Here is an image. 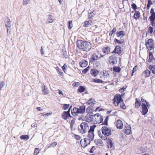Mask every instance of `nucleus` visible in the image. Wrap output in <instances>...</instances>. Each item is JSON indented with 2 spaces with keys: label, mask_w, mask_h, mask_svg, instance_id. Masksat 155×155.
Here are the masks:
<instances>
[{
  "label": "nucleus",
  "mask_w": 155,
  "mask_h": 155,
  "mask_svg": "<svg viewBox=\"0 0 155 155\" xmlns=\"http://www.w3.org/2000/svg\"><path fill=\"white\" fill-rule=\"evenodd\" d=\"M125 35L124 31H123L117 32L116 33L117 36L118 37H120V38L123 37Z\"/></svg>",
  "instance_id": "aec40b11"
},
{
  "label": "nucleus",
  "mask_w": 155,
  "mask_h": 155,
  "mask_svg": "<svg viewBox=\"0 0 155 155\" xmlns=\"http://www.w3.org/2000/svg\"><path fill=\"white\" fill-rule=\"evenodd\" d=\"M57 68H58V70H57V71L59 72V74L60 75H62L63 72H61L62 70L61 69L59 68L58 67H57Z\"/></svg>",
  "instance_id": "4d7b16f0"
},
{
  "label": "nucleus",
  "mask_w": 155,
  "mask_h": 155,
  "mask_svg": "<svg viewBox=\"0 0 155 155\" xmlns=\"http://www.w3.org/2000/svg\"><path fill=\"white\" fill-rule=\"evenodd\" d=\"M96 126L95 125H93V126L90 127V129L88 131V134L87 136V137L90 139L91 140H93L94 138V130Z\"/></svg>",
  "instance_id": "20e7f679"
},
{
  "label": "nucleus",
  "mask_w": 155,
  "mask_h": 155,
  "mask_svg": "<svg viewBox=\"0 0 155 155\" xmlns=\"http://www.w3.org/2000/svg\"><path fill=\"white\" fill-rule=\"evenodd\" d=\"M71 113L74 116L78 115L79 114L78 108L76 107L73 108V109L71 110Z\"/></svg>",
  "instance_id": "ddd939ff"
},
{
  "label": "nucleus",
  "mask_w": 155,
  "mask_h": 155,
  "mask_svg": "<svg viewBox=\"0 0 155 155\" xmlns=\"http://www.w3.org/2000/svg\"><path fill=\"white\" fill-rule=\"evenodd\" d=\"M131 127H130L129 126L127 127L126 128L124 129V132L127 135H128L130 134L131 133Z\"/></svg>",
  "instance_id": "c85d7f7f"
},
{
  "label": "nucleus",
  "mask_w": 155,
  "mask_h": 155,
  "mask_svg": "<svg viewBox=\"0 0 155 155\" xmlns=\"http://www.w3.org/2000/svg\"><path fill=\"white\" fill-rule=\"evenodd\" d=\"M131 6L133 9L134 10V11H136V9L137 8V6L136 5L135 3H133L131 5Z\"/></svg>",
  "instance_id": "603ef678"
},
{
  "label": "nucleus",
  "mask_w": 155,
  "mask_h": 155,
  "mask_svg": "<svg viewBox=\"0 0 155 155\" xmlns=\"http://www.w3.org/2000/svg\"><path fill=\"white\" fill-rule=\"evenodd\" d=\"M39 152V149L38 148H35L34 153V155H37Z\"/></svg>",
  "instance_id": "a18cd8bd"
},
{
  "label": "nucleus",
  "mask_w": 155,
  "mask_h": 155,
  "mask_svg": "<svg viewBox=\"0 0 155 155\" xmlns=\"http://www.w3.org/2000/svg\"><path fill=\"white\" fill-rule=\"evenodd\" d=\"M109 59V62L110 64L113 65L117 63V57L115 56H111L110 57Z\"/></svg>",
  "instance_id": "1a4fd4ad"
},
{
  "label": "nucleus",
  "mask_w": 155,
  "mask_h": 155,
  "mask_svg": "<svg viewBox=\"0 0 155 155\" xmlns=\"http://www.w3.org/2000/svg\"><path fill=\"white\" fill-rule=\"evenodd\" d=\"M93 122L94 124H100L102 122L103 120V117L99 113H97L93 115Z\"/></svg>",
  "instance_id": "7ed1b4c3"
},
{
  "label": "nucleus",
  "mask_w": 155,
  "mask_h": 155,
  "mask_svg": "<svg viewBox=\"0 0 155 155\" xmlns=\"http://www.w3.org/2000/svg\"><path fill=\"white\" fill-rule=\"evenodd\" d=\"M94 147V146H93L92 147L90 151V153H93V151H94V150L95 149H94L93 150V149Z\"/></svg>",
  "instance_id": "69168bd1"
},
{
  "label": "nucleus",
  "mask_w": 155,
  "mask_h": 155,
  "mask_svg": "<svg viewBox=\"0 0 155 155\" xmlns=\"http://www.w3.org/2000/svg\"><path fill=\"white\" fill-rule=\"evenodd\" d=\"M90 142L91 139H90L84 138L83 140L82 139L81 140L80 143L81 146L83 148H85L89 144Z\"/></svg>",
  "instance_id": "0eeeda50"
},
{
  "label": "nucleus",
  "mask_w": 155,
  "mask_h": 155,
  "mask_svg": "<svg viewBox=\"0 0 155 155\" xmlns=\"http://www.w3.org/2000/svg\"><path fill=\"white\" fill-rule=\"evenodd\" d=\"M61 116L62 118L64 120H67L69 118V117H72V116H70L67 113H64V111L62 114Z\"/></svg>",
  "instance_id": "a211bd4d"
},
{
  "label": "nucleus",
  "mask_w": 155,
  "mask_h": 155,
  "mask_svg": "<svg viewBox=\"0 0 155 155\" xmlns=\"http://www.w3.org/2000/svg\"><path fill=\"white\" fill-rule=\"evenodd\" d=\"M93 107L91 106H89L86 109V111L87 113H92V110H93Z\"/></svg>",
  "instance_id": "4c0bfd02"
},
{
  "label": "nucleus",
  "mask_w": 155,
  "mask_h": 155,
  "mask_svg": "<svg viewBox=\"0 0 155 155\" xmlns=\"http://www.w3.org/2000/svg\"><path fill=\"white\" fill-rule=\"evenodd\" d=\"M42 92L44 95H47L49 93V90L47 87L44 85H42Z\"/></svg>",
  "instance_id": "4468645a"
},
{
  "label": "nucleus",
  "mask_w": 155,
  "mask_h": 155,
  "mask_svg": "<svg viewBox=\"0 0 155 155\" xmlns=\"http://www.w3.org/2000/svg\"><path fill=\"white\" fill-rule=\"evenodd\" d=\"M78 109L79 114H82L84 112L85 110V106H82L79 107Z\"/></svg>",
  "instance_id": "393cba45"
},
{
  "label": "nucleus",
  "mask_w": 155,
  "mask_h": 155,
  "mask_svg": "<svg viewBox=\"0 0 155 155\" xmlns=\"http://www.w3.org/2000/svg\"><path fill=\"white\" fill-rule=\"evenodd\" d=\"M120 107L121 108H123V109H125L126 106L125 105V104L123 102H121L120 103Z\"/></svg>",
  "instance_id": "6e6d98bb"
},
{
  "label": "nucleus",
  "mask_w": 155,
  "mask_h": 155,
  "mask_svg": "<svg viewBox=\"0 0 155 155\" xmlns=\"http://www.w3.org/2000/svg\"><path fill=\"white\" fill-rule=\"evenodd\" d=\"M90 67L89 66L87 67V68L83 70L82 71V72L84 74H86L88 70L89 69Z\"/></svg>",
  "instance_id": "49530a36"
},
{
  "label": "nucleus",
  "mask_w": 155,
  "mask_h": 155,
  "mask_svg": "<svg viewBox=\"0 0 155 155\" xmlns=\"http://www.w3.org/2000/svg\"><path fill=\"white\" fill-rule=\"evenodd\" d=\"M79 64L81 67H85L87 65L88 62L85 60H83L80 62Z\"/></svg>",
  "instance_id": "412c9836"
},
{
  "label": "nucleus",
  "mask_w": 155,
  "mask_h": 155,
  "mask_svg": "<svg viewBox=\"0 0 155 155\" xmlns=\"http://www.w3.org/2000/svg\"><path fill=\"white\" fill-rule=\"evenodd\" d=\"M122 95L120 94H116L114 96L113 100H115L117 102H118V103H120L121 102H122L123 101L122 98Z\"/></svg>",
  "instance_id": "9b49d317"
},
{
  "label": "nucleus",
  "mask_w": 155,
  "mask_h": 155,
  "mask_svg": "<svg viewBox=\"0 0 155 155\" xmlns=\"http://www.w3.org/2000/svg\"><path fill=\"white\" fill-rule=\"evenodd\" d=\"M110 48L107 47L103 48L102 50L104 54H107L110 52Z\"/></svg>",
  "instance_id": "a878e982"
},
{
  "label": "nucleus",
  "mask_w": 155,
  "mask_h": 155,
  "mask_svg": "<svg viewBox=\"0 0 155 155\" xmlns=\"http://www.w3.org/2000/svg\"><path fill=\"white\" fill-rule=\"evenodd\" d=\"M149 69L152 71L153 74H155V66H150L149 67Z\"/></svg>",
  "instance_id": "79ce46f5"
},
{
  "label": "nucleus",
  "mask_w": 155,
  "mask_h": 155,
  "mask_svg": "<svg viewBox=\"0 0 155 155\" xmlns=\"http://www.w3.org/2000/svg\"><path fill=\"white\" fill-rule=\"evenodd\" d=\"M104 72H105V74L104 75V76L106 77V78H107V77H108L109 75V74H108V73L106 71H105Z\"/></svg>",
  "instance_id": "0e129e2a"
},
{
  "label": "nucleus",
  "mask_w": 155,
  "mask_h": 155,
  "mask_svg": "<svg viewBox=\"0 0 155 155\" xmlns=\"http://www.w3.org/2000/svg\"><path fill=\"white\" fill-rule=\"evenodd\" d=\"M124 41V39H121L120 38V40H118L116 38H115L114 40V42L115 43H117L118 44H123Z\"/></svg>",
  "instance_id": "e433bc0d"
},
{
  "label": "nucleus",
  "mask_w": 155,
  "mask_h": 155,
  "mask_svg": "<svg viewBox=\"0 0 155 155\" xmlns=\"http://www.w3.org/2000/svg\"><path fill=\"white\" fill-rule=\"evenodd\" d=\"M113 70L114 72L119 73L121 70L120 68L119 67H113Z\"/></svg>",
  "instance_id": "72a5a7b5"
},
{
  "label": "nucleus",
  "mask_w": 155,
  "mask_h": 155,
  "mask_svg": "<svg viewBox=\"0 0 155 155\" xmlns=\"http://www.w3.org/2000/svg\"><path fill=\"white\" fill-rule=\"evenodd\" d=\"M135 13L134 14V17L135 19L138 18L140 16V12L138 11H135Z\"/></svg>",
  "instance_id": "7c9ffc66"
},
{
  "label": "nucleus",
  "mask_w": 155,
  "mask_h": 155,
  "mask_svg": "<svg viewBox=\"0 0 155 155\" xmlns=\"http://www.w3.org/2000/svg\"><path fill=\"white\" fill-rule=\"evenodd\" d=\"M113 102H114V105L116 106H117L118 105H119V103H118V102H117V101L115 100H113Z\"/></svg>",
  "instance_id": "bf43d9fd"
},
{
  "label": "nucleus",
  "mask_w": 155,
  "mask_h": 155,
  "mask_svg": "<svg viewBox=\"0 0 155 155\" xmlns=\"http://www.w3.org/2000/svg\"><path fill=\"white\" fill-rule=\"evenodd\" d=\"M107 146L108 148H111L113 145V143L111 139L108 138L107 140Z\"/></svg>",
  "instance_id": "b1692460"
},
{
  "label": "nucleus",
  "mask_w": 155,
  "mask_h": 155,
  "mask_svg": "<svg viewBox=\"0 0 155 155\" xmlns=\"http://www.w3.org/2000/svg\"><path fill=\"white\" fill-rule=\"evenodd\" d=\"M86 89V87L85 86H80L78 89V91L80 93H82L84 92Z\"/></svg>",
  "instance_id": "cd10ccee"
},
{
  "label": "nucleus",
  "mask_w": 155,
  "mask_h": 155,
  "mask_svg": "<svg viewBox=\"0 0 155 155\" xmlns=\"http://www.w3.org/2000/svg\"><path fill=\"white\" fill-rule=\"evenodd\" d=\"M109 117L108 116H107L105 117V118L104 120V121L102 124L103 125H107L108 124V120Z\"/></svg>",
  "instance_id": "a19ab883"
},
{
  "label": "nucleus",
  "mask_w": 155,
  "mask_h": 155,
  "mask_svg": "<svg viewBox=\"0 0 155 155\" xmlns=\"http://www.w3.org/2000/svg\"><path fill=\"white\" fill-rule=\"evenodd\" d=\"M77 45L79 49L83 51H88L91 48V45L90 43L82 40H78Z\"/></svg>",
  "instance_id": "f257e3e1"
},
{
  "label": "nucleus",
  "mask_w": 155,
  "mask_h": 155,
  "mask_svg": "<svg viewBox=\"0 0 155 155\" xmlns=\"http://www.w3.org/2000/svg\"><path fill=\"white\" fill-rule=\"evenodd\" d=\"M96 103V101L93 99H91L89 100L87 103L88 105H91V106L94 105Z\"/></svg>",
  "instance_id": "bb28decb"
},
{
  "label": "nucleus",
  "mask_w": 155,
  "mask_h": 155,
  "mask_svg": "<svg viewBox=\"0 0 155 155\" xmlns=\"http://www.w3.org/2000/svg\"><path fill=\"white\" fill-rule=\"evenodd\" d=\"M10 22V20L9 18H8L6 23H5V25L7 28V32L8 34V33L9 28H10L11 27Z\"/></svg>",
  "instance_id": "4be33fe9"
},
{
  "label": "nucleus",
  "mask_w": 155,
  "mask_h": 155,
  "mask_svg": "<svg viewBox=\"0 0 155 155\" xmlns=\"http://www.w3.org/2000/svg\"><path fill=\"white\" fill-rule=\"evenodd\" d=\"M102 132L105 136H109L111 134V129L107 126H103L101 129Z\"/></svg>",
  "instance_id": "39448f33"
},
{
  "label": "nucleus",
  "mask_w": 155,
  "mask_h": 155,
  "mask_svg": "<svg viewBox=\"0 0 155 155\" xmlns=\"http://www.w3.org/2000/svg\"><path fill=\"white\" fill-rule=\"evenodd\" d=\"M74 137L77 140H80L81 139L80 137L78 135H75L74 136Z\"/></svg>",
  "instance_id": "680f3d73"
},
{
  "label": "nucleus",
  "mask_w": 155,
  "mask_h": 155,
  "mask_svg": "<svg viewBox=\"0 0 155 155\" xmlns=\"http://www.w3.org/2000/svg\"><path fill=\"white\" fill-rule=\"evenodd\" d=\"M153 59V55L151 52H149V56L148 59V61L150 62H151Z\"/></svg>",
  "instance_id": "f704fd0d"
},
{
  "label": "nucleus",
  "mask_w": 155,
  "mask_h": 155,
  "mask_svg": "<svg viewBox=\"0 0 155 155\" xmlns=\"http://www.w3.org/2000/svg\"><path fill=\"white\" fill-rule=\"evenodd\" d=\"M150 13L151 14V16H155V12H154V9L153 8H151L150 11Z\"/></svg>",
  "instance_id": "8fccbe9b"
},
{
  "label": "nucleus",
  "mask_w": 155,
  "mask_h": 155,
  "mask_svg": "<svg viewBox=\"0 0 155 155\" xmlns=\"http://www.w3.org/2000/svg\"><path fill=\"white\" fill-rule=\"evenodd\" d=\"M93 25V22L91 20L85 21L84 23V26L86 27H90Z\"/></svg>",
  "instance_id": "5701e85b"
},
{
  "label": "nucleus",
  "mask_w": 155,
  "mask_h": 155,
  "mask_svg": "<svg viewBox=\"0 0 155 155\" xmlns=\"http://www.w3.org/2000/svg\"><path fill=\"white\" fill-rule=\"evenodd\" d=\"M68 28L69 29H71L73 27L72 21L71 20L68 21Z\"/></svg>",
  "instance_id": "ea45409f"
},
{
  "label": "nucleus",
  "mask_w": 155,
  "mask_h": 155,
  "mask_svg": "<svg viewBox=\"0 0 155 155\" xmlns=\"http://www.w3.org/2000/svg\"><path fill=\"white\" fill-rule=\"evenodd\" d=\"M54 19H53V17L51 15H49L48 19L47 21H46L47 23H51L53 22Z\"/></svg>",
  "instance_id": "2f4dec72"
},
{
  "label": "nucleus",
  "mask_w": 155,
  "mask_h": 155,
  "mask_svg": "<svg viewBox=\"0 0 155 155\" xmlns=\"http://www.w3.org/2000/svg\"><path fill=\"white\" fill-rule=\"evenodd\" d=\"M88 124L86 122L82 123L78 127V130L82 134L87 132L89 130Z\"/></svg>",
  "instance_id": "f03ea898"
},
{
  "label": "nucleus",
  "mask_w": 155,
  "mask_h": 155,
  "mask_svg": "<svg viewBox=\"0 0 155 155\" xmlns=\"http://www.w3.org/2000/svg\"><path fill=\"white\" fill-rule=\"evenodd\" d=\"M147 4L151 5L153 4L151 0H148L147 2Z\"/></svg>",
  "instance_id": "e2e57ef3"
},
{
  "label": "nucleus",
  "mask_w": 155,
  "mask_h": 155,
  "mask_svg": "<svg viewBox=\"0 0 155 155\" xmlns=\"http://www.w3.org/2000/svg\"><path fill=\"white\" fill-rule=\"evenodd\" d=\"M99 71L96 69H93L91 70V74L94 77H96Z\"/></svg>",
  "instance_id": "dca6fc26"
},
{
  "label": "nucleus",
  "mask_w": 155,
  "mask_h": 155,
  "mask_svg": "<svg viewBox=\"0 0 155 155\" xmlns=\"http://www.w3.org/2000/svg\"><path fill=\"white\" fill-rule=\"evenodd\" d=\"M114 53L120 54L121 52V47L118 45L116 46L113 51Z\"/></svg>",
  "instance_id": "2eb2a0df"
},
{
  "label": "nucleus",
  "mask_w": 155,
  "mask_h": 155,
  "mask_svg": "<svg viewBox=\"0 0 155 155\" xmlns=\"http://www.w3.org/2000/svg\"><path fill=\"white\" fill-rule=\"evenodd\" d=\"M141 102L138 100L137 98L136 99V102L135 103V107L136 108H138L140 106Z\"/></svg>",
  "instance_id": "473e14b6"
},
{
  "label": "nucleus",
  "mask_w": 155,
  "mask_h": 155,
  "mask_svg": "<svg viewBox=\"0 0 155 155\" xmlns=\"http://www.w3.org/2000/svg\"><path fill=\"white\" fill-rule=\"evenodd\" d=\"M141 106L142 108V114L143 115H145L148 111L147 107L144 103H142Z\"/></svg>",
  "instance_id": "f8f14e48"
},
{
  "label": "nucleus",
  "mask_w": 155,
  "mask_h": 155,
  "mask_svg": "<svg viewBox=\"0 0 155 155\" xmlns=\"http://www.w3.org/2000/svg\"><path fill=\"white\" fill-rule=\"evenodd\" d=\"M150 21H155V16H150L149 18Z\"/></svg>",
  "instance_id": "13d9d810"
},
{
  "label": "nucleus",
  "mask_w": 155,
  "mask_h": 155,
  "mask_svg": "<svg viewBox=\"0 0 155 155\" xmlns=\"http://www.w3.org/2000/svg\"><path fill=\"white\" fill-rule=\"evenodd\" d=\"M41 52L42 55H43L44 54V51L42 48V47H41Z\"/></svg>",
  "instance_id": "774afa93"
},
{
  "label": "nucleus",
  "mask_w": 155,
  "mask_h": 155,
  "mask_svg": "<svg viewBox=\"0 0 155 155\" xmlns=\"http://www.w3.org/2000/svg\"><path fill=\"white\" fill-rule=\"evenodd\" d=\"M103 56H104V55L100 54V56L99 57L98 55L96 54H93L91 56L90 59V62L91 63L94 64L95 61L97 60L98 58L99 59Z\"/></svg>",
  "instance_id": "6e6552de"
},
{
  "label": "nucleus",
  "mask_w": 155,
  "mask_h": 155,
  "mask_svg": "<svg viewBox=\"0 0 155 155\" xmlns=\"http://www.w3.org/2000/svg\"><path fill=\"white\" fill-rule=\"evenodd\" d=\"M116 125L117 128L120 129H122L123 126L122 122L120 120H117Z\"/></svg>",
  "instance_id": "f3484780"
},
{
  "label": "nucleus",
  "mask_w": 155,
  "mask_h": 155,
  "mask_svg": "<svg viewBox=\"0 0 155 155\" xmlns=\"http://www.w3.org/2000/svg\"><path fill=\"white\" fill-rule=\"evenodd\" d=\"M94 82L98 83H102L104 82L103 81L100 79H94Z\"/></svg>",
  "instance_id": "37998d69"
},
{
  "label": "nucleus",
  "mask_w": 155,
  "mask_h": 155,
  "mask_svg": "<svg viewBox=\"0 0 155 155\" xmlns=\"http://www.w3.org/2000/svg\"><path fill=\"white\" fill-rule=\"evenodd\" d=\"M57 143L56 142H53L50 145V146L48 147H54L57 145Z\"/></svg>",
  "instance_id": "864d4df0"
},
{
  "label": "nucleus",
  "mask_w": 155,
  "mask_h": 155,
  "mask_svg": "<svg viewBox=\"0 0 155 155\" xmlns=\"http://www.w3.org/2000/svg\"><path fill=\"white\" fill-rule=\"evenodd\" d=\"M117 29L115 27H114L113 28V29L111 31V32L113 33H115Z\"/></svg>",
  "instance_id": "338daca9"
},
{
  "label": "nucleus",
  "mask_w": 155,
  "mask_h": 155,
  "mask_svg": "<svg viewBox=\"0 0 155 155\" xmlns=\"http://www.w3.org/2000/svg\"><path fill=\"white\" fill-rule=\"evenodd\" d=\"M29 136L28 135H22L20 136V139L25 140H28L29 139Z\"/></svg>",
  "instance_id": "c9c22d12"
},
{
  "label": "nucleus",
  "mask_w": 155,
  "mask_h": 155,
  "mask_svg": "<svg viewBox=\"0 0 155 155\" xmlns=\"http://www.w3.org/2000/svg\"><path fill=\"white\" fill-rule=\"evenodd\" d=\"M94 142L97 145L100 146L103 144V142L101 139H95Z\"/></svg>",
  "instance_id": "c756f323"
},
{
  "label": "nucleus",
  "mask_w": 155,
  "mask_h": 155,
  "mask_svg": "<svg viewBox=\"0 0 155 155\" xmlns=\"http://www.w3.org/2000/svg\"><path fill=\"white\" fill-rule=\"evenodd\" d=\"M70 105L69 104H64L63 106V108L64 110H66L69 107Z\"/></svg>",
  "instance_id": "c03bdc74"
},
{
  "label": "nucleus",
  "mask_w": 155,
  "mask_h": 155,
  "mask_svg": "<svg viewBox=\"0 0 155 155\" xmlns=\"http://www.w3.org/2000/svg\"><path fill=\"white\" fill-rule=\"evenodd\" d=\"M146 47L149 50H151L154 48L153 46V40L152 39H149L146 42Z\"/></svg>",
  "instance_id": "423d86ee"
},
{
  "label": "nucleus",
  "mask_w": 155,
  "mask_h": 155,
  "mask_svg": "<svg viewBox=\"0 0 155 155\" xmlns=\"http://www.w3.org/2000/svg\"><path fill=\"white\" fill-rule=\"evenodd\" d=\"M150 71L147 69L143 71L142 73V76H144L145 78H147L150 76Z\"/></svg>",
  "instance_id": "6ab92c4d"
},
{
  "label": "nucleus",
  "mask_w": 155,
  "mask_h": 155,
  "mask_svg": "<svg viewBox=\"0 0 155 155\" xmlns=\"http://www.w3.org/2000/svg\"><path fill=\"white\" fill-rule=\"evenodd\" d=\"M153 32V28L151 26H150L148 29V33H150V34L152 33ZM148 33L147 32L146 33V35Z\"/></svg>",
  "instance_id": "09e8293b"
},
{
  "label": "nucleus",
  "mask_w": 155,
  "mask_h": 155,
  "mask_svg": "<svg viewBox=\"0 0 155 155\" xmlns=\"http://www.w3.org/2000/svg\"><path fill=\"white\" fill-rule=\"evenodd\" d=\"M96 13L95 10H94L91 12L89 14L88 18L90 19V18L91 19V18L93 17L95 15Z\"/></svg>",
  "instance_id": "58836bf2"
},
{
  "label": "nucleus",
  "mask_w": 155,
  "mask_h": 155,
  "mask_svg": "<svg viewBox=\"0 0 155 155\" xmlns=\"http://www.w3.org/2000/svg\"><path fill=\"white\" fill-rule=\"evenodd\" d=\"M93 115H91L90 114H87L85 117V120L88 122H93Z\"/></svg>",
  "instance_id": "9d476101"
},
{
  "label": "nucleus",
  "mask_w": 155,
  "mask_h": 155,
  "mask_svg": "<svg viewBox=\"0 0 155 155\" xmlns=\"http://www.w3.org/2000/svg\"><path fill=\"white\" fill-rule=\"evenodd\" d=\"M30 0H23V5H26L29 3L30 2Z\"/></svg>",
  "instance_id": "3c124183"
},
{
  "label": "nucleus",
  "mask_w": 155,
  "mask_h": 155,
  "mask_svg": "<svg viewBox=\"0 0 155 155\" xmlns=\"http://www.w3.org/2000/svg\"><path fill=\"white\" fill-rule=\"evenodd\" d=\"M62 54L63 58H67L68 55L66 51H63Z\"/></svg>",
  "instance_id": "de8ad7c7"
},
{
  "label": "nucleus",
  "mask_w": 155,
  "mask_h": 155,
  "mask_svg": "<svg viewBox=\"0 0 155 155\" xmlns=\"http://www.w3.org/2000/svg\"><path fill=\"white\" fill-rule=\"evenodd\" d=\"M5 85V83L4 81H2L0 83V90L2 88L4 87Z\"/></svg>",
  "instance_id": "5fc2aeb1"
},
{
  "label": "nucleus",
  "mask_w": 155,
  "mask_h": 155,
  "mask_svg": "<svg viewBox=\"0 0 155 155\" xmlns=\"http://www.w3.org/2000/svg\"><path fill=\"white\" fill-rule=\"evenodd\" d=\"M137 66H136L134 68L133 70H132V73L131 74V76H133V74L134 73V71H136V69H137Z\"/></svg>",
  "instance_id": "052dcab7"
}]
</instances>
